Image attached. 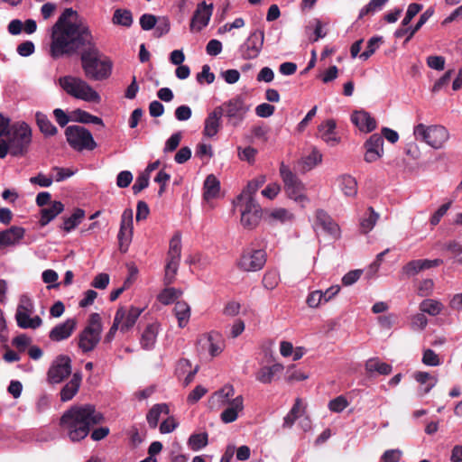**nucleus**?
Wrapping results in <instances>:
<instances>
[{
    "label": "nucleus",
    "mask_w": 462,
    "mask_h": 462,
    "mask_svg": "<svg viewBox=\"0 0 462 462\" xmlns=\"http://www.w3.org/2000/svg\"><path fill=\"white\" fill-rule=\"evenodd\" d=\"M82 46H88L81 54L85 76L92 80L109 78L112 61L108 58H102L95 47L87 21L77 11L66 8L52 26L50 54L53 59H60L77 52Z\"/></svg>",
    "instance_id": "f257e3e1"
},
{
    "label": "nucleus",
    "mask_w": 462,
    "mask_h": 462,
    "mask_svg": "<svg viewBox=\"0 0 462 462\" xmlns=\"http://www.w3.org/2000/svg\"><path fill=\"white\" fill-rule=\"evenodd\" d=\"M32 143V129L24 121L11 124L8 116L0 113V158L9 153L13 157H24Z\"/></svg>",
    "instance_id": "f03ea898"
},
{
    "label": "nucleus",
    "mask_w": 462,
    "mask_h": 462,
    "mask_svg": "<svg viewBox=\"0 0 462 462\" xmlns=\"http://www.w3.org/2000/svg\"><path fill=\"white\" fill-rule=\"evenodd\" d=\"M104 416L94 405H74L67 410L60 419L61 433L72 442L84 439L95 425L101 423Z\"/></svg>",
    "instance_id": "7ed1b4c3"
},
{
    "label": "nucleus",
    "mask_w": 462,
    "mask_h": 462,
    "mask_svg": "<svg viewBox=\"0 0 462 462\" xmlns=\"http://www.w3.org/2000/svg\"><path fill=\"white\" fill-rule=\"evenodd\" d=\"M235 390L232 385H225L222 389L214 393L209 399L211 409H219L226 407L220 414V419L224 423H231L237 420L239 413L244 411V398L237 395L232 398Z\"/></svg>",
    "instance_id": "20e7f679"
},
{
    "label": "nucleus",
    "mask_w": 462,
    "mask_h": 462,
    "mask_svg": "<svg viewBox=\"0 0 462 462\" xmlns=\"http://www.w3.org/2000/svg\"><path fill=\"white\" fill-rule=\"evenodd\" d=\"M60 86L69 96L86 102L100 103V95L85 80L72 76H64L59 79Z\"/></svg>",
    "instance_id": "39448f33"
},
{
    "label": "nucleus",
    "mask_w": 462,
    "mask_h": 462,
    "mask_svg": "<svg viewBox=\"0 0 462 462\" xmlns=\"http://www.w3.org/2000/svg\"><path fill=\"white\" fill-rule=\"evenodd\" d=\"M416 140L426 143L434 149H440L449 138L448 131L442 125L418 124L413 128Z\"/></svg>",
    "instance_id": "423d86ee"
},
{
    "label": "nucleus",
    "mask_w": 462,
    "mask_h": 462,
    "mask_svg": "<svg viewBox=\"0 0 462 462\" xmlns=\"http://www.w3.org/2000/svg\"><path fill=\"white\" fill-rule=\"evenodd\" d=\"M34 311L35 308L32 298L27 294L21 295L14 316L17 326L23 329L40 328L42 325V319L38 315L32 316Z\"/></svg>",
    "instance_id": "0eeeda50"
},
{
    "label": "nucleus",
    "mask_w": 462,
    "mask_h": 462,
    "mask_svg": "<svg viewBox=\"0 0 462 462\" xmlns=\"http://www.w3.org/2000/svg\"><path fill=\"white\" fill-rule=\"evenodd\" d=\"M280 175L288 197L301 205L306 203L308 198L305 195V185L297 175L291 171L289 166L285 165L283 162L280 165Z\"/></svg>",
    "instance_id": "6e6552de"
},
{
    "label": "nucleus",
    "mask_w": 462,
    "mask_h": 462,
    "mask_svg": "<svg viewBox=\"0 0 462 462\" xmlns=\"http://www.w3.org/2000/svg\"><path fill=\"white\" fill-rule=\"evenodd\" d=\"M217 108L221 109L222 116L224 115L226 117L228 125L237 127L245 120L250 110V105L245 102L242 96H236L223 103Z\"/></svg>",
    "instance_id": "1a4fd4ad"
},
{
    "label": "nucleus",
    "mask_w": 462,
    "mask_h": 462,
    "mask_svg": "<svg viewBox=\"0 0 462 462\" xmlns=\"http://www.w3.org/2000/svg\"><path fill=\"white\" fill-rule=\"evenodd\" d=\"M65 136L69 146L77 152L93 151L97 144L92 134L80 125H69L65 130Z\"/></svg>",
    "instance_id": "9d476101"
},
{
    "label": "nucleus",
    "mask_w": 462,
    "mask_h": 462,
    "mask_svg": "<svg viewBox=\"0 0 462 462\" xmlns=\"http://www.w3.org/2000/svg\"><path fill=\"white\" fill-rule=\"evenodd\" d=\"M102 329L99 314L92 313L89 317L88 325L79 334V347L85 353L92 351L100 340Z\"/></svg>",
    "instance_id": "9b49d317"
},
{
    "label": "nucleus",
    "mask_w": 462,
    "mask_h": 462,
    "mask_svg": "<svg viewBox=\"0 0 462 462\" xmlns=\"http://www.w3.org/2000/svg\"><path fill=\"white\" fill-rule=\"evenodd\" d=\"M181 257V236L176 233L170 241L165 264L164 284L170 285L175 280Z\"/></svg>",
    "instance_id": "f8f14e48"
},
{
    "label": "nucleus",
    "mask_w": 462,
    "mask_h": 462,
    "mask_svg": "<svg viewBox=\"0 0 462 462\" xmlns=\"http://www.w3.org/2000/svg\"><path fill=\"white\" fill-rule=\"evenodd\" d=\"M143 309L134 306H121L117 309L114 322L118 326L120 332L126 333L135 325Z\"/></svg>",
    "instance_id": "ddd939ff"
},
{
    "label": "nucleus",
    "mask_w": 462,
    "mask_h": 462,
    "mask_svg": "<svg viewBox=\"0 0 462 462\" xmlns=\"http://www.w3.org/2000/svg\"><path fill=\"white\" fill-rule=\"evenodd\" d=\"M71 374V359L65 355L58 356L47 372V381L51 384L61 383Z\"/></svg>",
    "instance_id": "4468645a"
},
{
    "label": "nucleus",
    "mask_w": 462,
    "mask_h": 462,
    "mask_svg": "<svg viewBox=\"0 0 462 462\" xmlns=\"http://www.w3.org/2000/svg\"><path fill=\"white\" fill-rule=\"evenodd\" d=\"M264 40V33L261 30H254L245 42L240 46L239 51L244 60H253L259 56Z\"/></svg>",
    "instance_id": "2eb2a0df"
},
{
    "label": "nucleus",
    "mask_w": 462,
    "mask_h": 462,
    "mask_svg": "<svg viewBox=\"0 0 462 462\" xmlns=\"http://www.w3.org/2000/svg\"><path fill=\"white\" fill-rule=\"evenodd\" d=\"M266 262V254L263 250H246L243 253L238 266L245 272H256L261 270Z\"/></svg>",
    "instance_id": "dca6fc26"
},
{
    "label": "nucleus",
    "mask_w": 462,
    "mask_h": 462,
    "mask_svg": "<svg viewBox=\"0 0 462 462\" xmlns=\"http://www.w3.org/2000/svg\"><path fill=\"white\" fill-rule=\"evenodd\" d=\"M133 236V210L126 208L121 216L120 229L118 232L119 249L125 253Z\"/></svg>",
    "instance_id": "f3484780"
},
{
    "label": "nucleus",
    "mask_w": 462,
    "mask_h": 462,
    "mask_svg": "<svg viewBox=\"0 0 462 462\" xmlns=\"http://www.w3.org/2000/svg\"><path fill=\"white\" fill-rule=\"evenodd\" d=\"M365 161L366 162H374L383 155V139L379 134H372L365 143Z\"/></svg>",
    "instance_id": "a211bd4d"
},
{
    "label": "nucleus",
    "mask_w": 462,
    "mask_h": 462,
    "mask_svg": "<svg viewBox=\"0 0 462 462\" xmlns=\"http://www.w3.org/2000/svg\"><path fill=\"white\" fill-rule=\"evenodd\" d=\"M213 11V5H207L206 2L199 4L192 16L190 23L191 31H200L206 27L210 20Z\"/></svg>",
    "instance_id": "6ab92c4d"
},
{
    "label": "nucleus",
    "mask_w": 462,
    "mask_h": 462,
    "mask_svg": "<svg viewBox=\"0 0 462 462\" xmlns=\"http://www.w3.org/2000/svg\"><path fill=\"white\" fill-rule=\"evenodd\" d=\"M25 235V229L13 226L8 229L0 231V249L7 246H15L20 244Z\"/></svg>",
    "instance_id": "aec40b11"
},
{
    "label": "nucleus",
    "mask_w": 462,
    "mask_h": 462,
    "mask_svg": "<svg viewBox=\"0 0 462 462\" xmlns=\"http://www.w3.org/2000/svg\"><path fill=\"white\" fill-rule=\"evenodd\" d=\"M77 322L74 319H68L62 323L56 325L49 333L51 340L60 342L69 338L75 330Z\"/></svg>",
    "instance_id": "412c9836"
},
{
    "label": "nucleus",
    "mask_w": 462,
    "mask_h": 462,
    "mask_svg": "<svg viewBox=\"0 0 462 462\" xmlns=\"http://www.w3.org/2000/svg\"><path fill=\"white\" fill-rule=\"evenodd\" d=\"M352 123L362 132L370 133L376 128V121L369 113L360 110L351 115Z\"/></svg>",
    "instance_id": "4be33fe9"
},
{
    "label": "nucleus",
    "mask_w": 462,
    "mask_h": 462,
    "mask_svg": "<svg viewBox=\"0 0 462 462\" xmlns=\"http://www.w3.org/2000/svg\"><path fill=\"white\" fill-rule=\"evenodd\" d=\"M336 125L335 120L328 119L321 123L318 128L320 138L330 146L337 145L340 141L336 133Z\"/></svg>",
    "instance_id": "5701e85b"
},
{
    "label": "nucleus",
    "mask_w": 462,
    "mask_h": 462,
    "mask_svg": "<svg viewBox=\"0 0 462 462\" xmlns=\"http://www.w3.org/2000/svg\"><path fill=\"white\" fill-rule=\"evenodd\" d=\"M221 109L216 107L205 119L203 134L208 138L216 136L221 126Z\"/></svg>",
    "instance_id": "b1692460"
},
{
    "label": "nucleus",
    "mask_w": 462,
    "mask_h": 462,
    "mask_svg": "<svg viewBox=\"0 0 462 462\" xmlns=\"http://www.w3.org/2000/svg\"><path fill=\"white\" fill-rule=\"evenodd\" d=\"M283 369L284 366L280 363L263 365L255 373V379L261 383L270 384L274 380L275 375L281 374Z\"/></svg>",
    "instance_id": "393cba45"
},
{
    "label": "nucleus",
    "mask_w": 462,
    "mask_h": 462,
    "mask_svg": "<svg viewBox=\"0 0 462 462\" xmlns=\"http://www.w3.org/2000/svg\"><path fill=\"white\" fill-rule=\"evenodd\" d=\"M160 330V325L157 322L146 326L141 334L140 345L144 350H151L154 347Z\"/></svg>",
    "instance_id": "a878e982"
},
{
    "label": "nucleus",
    "mask_w": 462,
    "mask_h": 462,
    "mask_svg": "<svg viewBox=\"0 0 462 462\" xmlns=\"http://www.w3.org/2000/svg\"><path fill=\"white\" fill-rule=\"evenodd\" d=\"M82 381L80 372L73 374L71 379L67 383L60 391V400L62 402L70 401L79 392Z\"/></svg>",
    "instance_id": "bb28decb"
},
{
    "label": "nucleus",
    "mask_w": 462,
    "mask_h": 462,
    "mask_svg": "<svg viewBox=\"0 0 462 462\" xmlns=\"http://www.w3.org/2000/svg\"><path fill=\"white\" fill-rule=\"evenodd\" d=\"M414 379L421 385L418 390V394L422 397L436 385L438 379L428 372H416Z\"/></svg>",
    "instance_id": "cd10ccee"
},
{
    "label": "nucleus",
    "mask_w": 462,
    "mask_h": 462,
    "mask_svg": "<svg viewBox=\"0 0 462 462\" xmlns=\"http://www.w3.org/2000/svg\"><path fill=\"white\" fill-rule=\"evenodd\" d=\"M317 224L327 233L337 236L339 235V226L333 219L324 211L318 210L316 212Z\"/></svg>",
    "instance_id": "c85d7f7f"
},
{
    "label": "nucleus",
    "mask_w": 462,
    "mask_h": 462,
    "mask_svg": "<svg viewBox=\"0 0 462 462\" xmlns=\"http://www.w3.org/2000/svg\"><path fill=\"white\" fill-rule=\"evenodd\" d=\"M64 210V205L60 201H52L49 207L41 210L40 225L44 226L53 220Z\"/></svg>",
    "instance_id": "c756f323"
},
{
    "label": "nucleus",
    "mask_w": 462,
    "mask_h": 462,
    "mask_svg": "<svg viewBox=\"0 0 462 462\" xmlns=\"http://www.w3.org/2000/svg\"><path fill=\"white\" fill-rule=\"evenodd\" d=\"M434 10L432 8L427 9L420 16L418 23L413 27L405 29H399L395 32V36L401 38L407 34L406 41H410L417 31H419L424 23L433 15Z\"/></svg>",
    "instance_id": "7c9ffc66"
},
{
    "label": "nucleus",
    "mask_w": 462,
    "mask_h": 462,
    "mask_svg": "<svg viewBox=\"0 0 462 462\" xmlns=\"http://www.w3.org/2000/svg\"><path fill=\"white\" fill-rule=\"evenodd\" d=\"M220 191V182L213 174L208 175L203 185V198L206 200L216 199Z\"/></svg>",
    "instance_id": "2f4dec72"
},
{
    "label": "nucleus",
    "mask_w": 462,
    "mask_h": 462,
    "mask_svg": "<svg viewBox=\"0 0 462 462\" xmlns=\"http://www.w3.org/2000/svg\"><path fill=\"white\" fill-rule=\"evenodd\" d=\"M379 219V214L374 211L372 207H369L360 218V231L363 234H367L373 230L375 224Z\"/></svg>",
    "instance_id": "473e14b6"
},
{
    "label": "nucleus",
    "mask_w": 462,
    "mask_h": 462,
    "mask_svg": "<svg viewBox=\"0 0 462 462\" xmlns=\"http://www.w3.org/2000/svg\"><path fill=\"white\" fill-rule=\"evenodd\" d=\"M340 190L346 197H354L357 193V182L356 179L350 175H341L337 180Z\"/></svg>",
    "instance_id": "72a5a7b5"
},
{
    "label": "nucleus",
    "mask_w": 462,
    "mask_h": 462,
    "mask_svg": "<svg viewBox=\"0 0 462 462\" xmlns=\"http://www.w3.org/2000/svg\"><path fill=\"white\" fill-rule=\"evenodd\" d=\"M169 412V406L166 403H158L153 405L146 415V420L150 428L155 429L158 425L161 415H168Z\"/></svg>",
    "instance_id": "f704fd0d"
},
{
    "label": "nucleus",
    "mask_w": 462,
    "mask_h": 462,
    "mask_svg": "<svg viewBox=\"0 0 462 462\" xmlns=\"http://www.w3.org/2000/svg\"><path fill=\"white\" fill-rule=\"evenodd\" d=\"M180 328H185L190 318V307L185 301H177L173 309Z\"/></svg>",
    "instance_id": "c9c22d12"
},
{
    "label": "nucleus",
    "mask_w": 462,
    "mask_h": 462,
    "mask_svg": "<svg viewBox=\"0 0 462 462\" xmlns=\"http://www.w3.org/2000/svg\"><path fill=\"white\" fill-rule=\"evenodd\" d=\"M392 365L382 362L379 358H370L365 363V370L369 374H389L392 372Z\"/></svg>",
    "instance_id": "e433bc0d"
},
{
    "label": "nucleus",
    "mask_w": 462,
    "mask_h": 462,
    "mask_svg": "<svg viewBox=\"0 0 462 462\" xmlns=\"http://www.w3.org/2000/svg\"><path fill=\"white\" fill-rule=\"evenodd\" d=\"M35 120L41 133H42L44 135L52 136L57 134V127L49 120L45 114L42 112H36Z\"/></svg>",
    "instance_id": "4c0bfd02"
},
{
    "label": "nucleus",
    "mask_w": 462,
    "mask_h": 462,
    "mask_svg": "<svg viewBox=\"0 0 462 462\" xmlns=\"http://www.w3.org/2000/svg\"><path fill=\"white\" fill-rule=\"evenodd\" d=\"M84 217H85V211L83 209H81V208L75 209V211L73 212V214L70 217L64 218L63 225L61 226V228L65 232L69 233L70 231H72L74 228H76V226H78L81 223Z\"/></svg>",
    "instance_id": "58836bf2"
},
{
    "label": "nucleus",
    "mask_w": 462,
    "mask_h": 462,
    "mask_svg": "<svg viewBox=\"0 0 462 462\" xmlns=\"http://www.w3.org/2000/svg\"><path fill=\"white\" fill-rule=\"evenodd\" d=\"M208 342V352L211 356H217L224 349V342L217 333H208L207 335Z\"/></svg>",
    "instance_id": "ea45409f"
},
{
    "label": "nucleus",
    "mask_w": 462,
    "mask_h": 462,
    "mask_svg": "<svg viewBox=\"0 0 462 462\" xmlns=\"http://www.w3.org/2000/svg\"><path fill=\"white\" fill-rule=\"evenodd\" d=\"M443 310V304L433 299H427L420 302V310L423 313H428L430 316L439 315Z\"/></svg>",
    "instance_id": "a19ab883"
},
{
    "label": "nucleus",
    "mask_w": 462,
    "mask_h": 462,
    "mask_svg": "<svg viewBox=\"0 0 462 462\" xmlns=\"http://www.w3.org/2000/svg\"><path fill=\"white\" fill-rule=\"evenodd\" d=\"M322 162V154L321 152L316 148L313 147L310 154L306 155L302 158L301 163H302V170L303 171H310L313 169L315 166L319 164Z\"/></svg>",
    "instance_id": "79ce46f5"
},
{
    "label": "nucleus",
    "mask_w": 462,
    "mask_h": 462,
    "mask_svg": "<svg viewBox=\"0 0 462 462\" xmlns=\"http://www.w3.org/2000/svg\"><path fill=\"white\" fill-rule=\"evenodd\" d=\"M208 443V435L206 432L196 433L189 436L188 446L193 451H199Z\"/></svg>",
    "instance_id": "37998d69"
},
{
    "label": "nucleus",
    "mask_w": 462,
    "mask_h": 462,
    "mask_svg": "<svg viewBox=\"0 0 462 462\" xmlns=\"http://www.w3.org/2000/svg\"><path fill=\"white\" fill-rule=\"evenodd\" d=\"M254 212L243 211L241 212V224L244 227L248 229L254 228L260 222L261 219V211Z\"/></svg>",
    "instance_id": "c03bdc74"
},
{
    "label": "nucleus",
    "mask_w": 462,
    "mask_h": 462,
    "mask_svg": "<svg viewBox=\"0 0 462 462\" xmlns=\"http://www.w3.org/2000/svg\"><path fill=\"white\" fill-rule=\"evenodd\" d=\"M112 21L115 24L130 27L133 23L132 13L127 9H116Z\"/></svg>",
    "instance_id": "a18cd8bd"
},
{
    "label": "nucleus",
    "mask_w": 462,
    "mask_h": 462,
    "mask_svg": "<svg viewBox=\"0 0 462 462\" xmlns=\"http://www.w3.org/2000/svg\"><path fill=\"white\" fill-rule=\"evenodd\" d=\"M75 120L82 124H94L104 126L103 120L96 116L89 114L81 109L74 111Z\"/></svg>",
    "instance_id": "49530a36"
},
{
    "label": "nucleus",
    "mask_w": 462,
    "mask_h": 462,
    "mask_svg": "<svg viewBox=\"0 0 462 462\" xmlns=\"http://www.w3.org/2000/svg\"><path fill=\"white\" fill-rule=\"evenodd\" d=\"M270 220L273 222L286 223L291 222L294 216L289 210L280 208H274L269 212Z\"/></svg>",
    "instance_id": "de8ad7c7"
},
{
    "label": "nucleus",
    "mask_w": 462,
    "mask_h": 462,
    "mask_svg": "<svg viewBox=\"0 0 462 462\" xmlns=\"http://www.w3.org/2000/svg\"><path fill=\"white\" fill-rule=\"evenodd\" d=\"M181 295V291L170 287L164 289L159 295L158 300L164 304L169 305L174 302Z\"/></svg>",
    "instance_id": "09e8293b"
},
{
    "label": "nucleus",
    "mask_w": 462,
    "mask_h": 462,
    "mask_svg": "<svg viewBox=\"0 0 462 462\" xmlns=\"http://www.w3.org/2000/svg\"><path fill=\"white\" fill-rule=\"evenodd\" d=\"M387 1L388 0H370V2L360 10L358 18L362 19L365 15L373 14L381 10Z\"/></svg>",
    "instance_id": "8fccbe9b"
},
{
    "label": "nucleus",
    "mask_w": 462,
    "mask_h": 462,
    "mask_svg": "<svg viewBox=\"0 0 462 462\" xmlns=\"http://www.w3.org/2000/svg\"><path fill=\"white\" fill-rule=\"evenodd\" d=\"M300 413L301 402L300 399H297L290 412L284 417L283 426L291 427Z\"/></svg>",
    "instance_id": "3c124183"
},
{
    "label": "nucleus",
    "mask_w": 462,
    "mask_h": 462,
    "mask_svg": "<svg viewBox=\"0 0 462 462\" xmlns=\"http://www.w3.org/2000/svg\"><path fill=\"white\" fill-rule=\"evenodd\" d=\"M382 42V37H372L367 42L366 50L364 52H362L359 57L362 60H366L374 53V51L379 48Z\"/></svg>",
    "instance_id": "603ef678"
},
{
    "label": "nucleus",
    "mask_w": 462,
    "mask_h": 462,
    "mask_svg": "<svg viewBox=\"0 0 462 462\" xmlns=\"http://www.w3.org/2000/svg\"><path fill=\"white\" fill-rule=\"evenodd\" d=\"M238 206L240 207V211H249L254 212L261 211V208L259 204L255 201L254 198H240L237 197Z\"/></svg>",
    "instance_id": "864d4df0"
},
{
    "label": "nucleus",
    "mask_w": 462,
    "mask_h": 462,
    "mask_svg": "<svg viewBox=\"0 0 462 462\" xmlns=\"http://www.w3.org/2000/svg\"><path fill=\"white\" fill-rule=\"evenodd\" d=\"M280 277L276 271L267 272L263 278V285L267 290H273L279 283Z\"/></svg>",
    "instance_id": "5fc2aeb1"
},
{
    "label": "nucleus",
    "mask_w": 462,
    "mask_h": 462,
    "mask_svg": "<svg viewBox=\"0 0 462 462\" xmlns=\"http://www.w3.org/2000/svg\"><path fill=\"white\" fill-rule=\"evenodd\" d=\"M238 158L241 161L247 162L248 163H254L255 160V155L257 153V150L252 146H247L245 148L238 147Z\"/></svg>",
    "instance_id": "6e6d98bb"
},
{
    "label": "nucleus",
    "mask_w": 462,
    "mask_h": 462,
    "mask_svg": "<svg viewBox=\"0 0 462 462\" xmlns=\"http://www.w3.org/2000/svg\"><path fill=\"white\" fill-rule=\"evenodd\" d=\"M348 404L349 403L346 397L340 395L328 402V408L333 412H341L348 406Z\"/></svg>",
    "instance_id": "4d7b16f0"
},
{
    "label": "nucleus",
    "mask_w": 462,
    "mask_h": 462,
    "mask_svg": "<svg viewBox=\"0 0 462 462\" xmlns=\"http://www.w3.org/2000/svg\"><path fill=\"white\" fill-rule=\"evenodd\" d=\"M420 260H412L407 263L402 269L403 275L411 277L421 272V266L420 265Z\"/></svg>",
    "instance_id": "13d9d810"
},
{
    "label": "nucleus",
    "mask_w": 462,
    "mask_h": 462,
    "mask_svg": "<svg viewBox=\"0 0 462 462\" xmlns=\"http://www.w3.org/2000/svg\"><path fill=\"white\" fill-rule=\"evenodd\" d=\"M149 175L148 173L142 172L135 180L134 184L132 187L133 192L138 194L149 185Z\"/></svg>",
    "instance_id": "bf43d9fd"
},
{
    "label": "nucleus",
    "mask_w": 462,
    "mask_h": 462,
    "mask_svg": "<svg viewBox=\"0 0 462 462\" xmlns=\"http://www.w3.org/2000/svg\"><path fill=\"white\" fill-rule=\"evenodd\" d=\"M422 363L430 366H437L440 365L439 356L431 349H426L423 352Z\"/></svg>",
    "instance_id": "052dcab7"
},
{
    "label": "nucleus",
    "mask_w": 462,
    "mask_h": 462,
    "mask_svg": "<svg viewBox=\"0 0 462 462\" xmlns=\"http://www.w3.org/2000/svg\"><path fill=\"white\" fill-rule=\"evenodd\" d=\"M434 282L431 279L422 280L418 286V294L420 297H427L433 291Z\"/></svg>",
    "instance_id": "680f3d73"
},
{
    "label": "nucleus",
    "mask_w": 462,
    "mask_h": 462,
    "mask_svg": "<svg viewBox=\"0 0 462 462\" xmlns=\"http://www.w3.org/2000/svg\"><path fill=\"white\" fill-rule=\"evenodd\" d=\"M422 9V5L420 4L412 3L408 6L405 17L402 23L403 26L408 25L415 15Z\"/></svg>",
    "instance_id": "e2e57ef3"
},
{
    "label": "nucleus",
    "mask_w": 462,
    "mask_h": 462,
    "mask_svg": "<svg viewBox=\"0 0 462 462\" xmlns=\"http://www.w3.org/2000/svg\"><path fill=\"white\" fill-rule=\"evenodd\" d=\"M309 376L300 370H295L294 365L288 367L286 380L289 383L306 380Z\"/></svg>",
    "instance_id": "0e129e2a"
},
{
    "label": "nucleus",
    "mask_w": 462,
    "mask_h": 462,
    "mask_svg": "<svg viewBox=\"0 0 462 462\" xmlns=\"http://www.w3.org/2000/svg\"><path fill=\"white\" fill-rule=\"evenodd\" d=\"M427 324L428 319L423 313H418L411 317V327L413 330H422Z\"/></svg>",
    "instance_id": "69168bd1"
},
{
    "label": "nucleus",
    "mask_w": 462,
    "mask_h": 462,
    "mask_svg": "<svg viewBox=\"0 0 462 462\" xmlns=\"http://www.w3.org/2000/svg\"><path fill=\"white\" fill-rule=\"evenodd\" d=\"M322 291L317 290L310 292L307 297V304L310 308H318L323 304Z\"/></svg>",
    "instance_id": "338daca9"
},
{
    "label": "nucleus",
    "mask_w": 462,
    "mask_h": 462,
    "mask_svg": "<svg viewBox=\"0 0 462 462\" xmlns=\"http://www.w3.org/2000/svg\"><path fill=\"white\" fill-rule=\"evenodd\" d=\"M157 19L154 15L144 14L140 17V25L143 30L149 31L155 27Z\"/></svg>",
    "instance_id": "774afa93"
}]
</instances>
